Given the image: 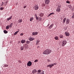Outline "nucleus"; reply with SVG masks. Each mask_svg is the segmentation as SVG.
Returning a JSON list of instances; mask_svg holds the SVG:
<instances>
[{
	"label": "nucleus",
	"instance_id": "nucleus-1",
	"mask_svg": "<svg viewBox=\"0 0 74 74\" xmlns=\"http://www.w3.org/2000/svg\"><path fill=\"white\" fill-rule=\"evenodd\" d=\"M51 51H52L51 50L47 49L44 51L43 53L44 55H48L51 53Z\"/></svg>",
	"mask_w": 74,
	"mask_h": 74
},
{
	"label": "nucleus",
	"instance_id": "nucleus-2",
	"mask_svg": "<svg viewBox=\"0 0 74 74\" xmlns=\"http://www.w3.org/2000/svg\"><path fill=\"white\" fill-rule=\"evenodd\" d=\"M60 8H61V5H58V8H57V9L56 10V11L57 12H60Z\"/></svg>",
	"mask_w": 74,
	"mask_h": 74
},
{
	"label": "nucleus",
	"instance_id": "nucleus-3",
	"mask_svg": "<svg viewBox=\"0 0 74 74\" xmlns=\"http://www.w3.org/2000/svg\"><path fill=\"white\" fill-rule=\"evenodd\" d=\"M38 34V32H33L32 33V36H36V35H37Z\"/></svg>",
	"mask_w": 74,
	"mask_h": 74
},
{
	"label": "nucleus",
	"instance_id": "nucleus-4",
	"mask_svg": "<svg viewBox=\"0 0 74 74\" xmlns=\"http://www.w3.org/2000/svg\"><path fill=\"white\" fill-rule=\"evenodd\" d=\"M66 43H67V41L66 40H64L62 42V46H64L66 44Z\"/></svg>",
	"mask_w": 74,
	"mask_h": 74
},
{
	"label": "nucleus",
	"instance_id": "nucleus-5",
	"mask_svg": "<svg viewBox=\"0 0 74 74\" xmlns=\"http://www.w3.org/2000/svg\"><path fill=\"white\" fill-rule=\"evenodd\" d=\"M39 7L37 5H35L34 6V9L35 10H37L38 9Z\"/></svg>",
	"mask_w": 74,
	"mask_h": 74
},
{
	"label": "nucleus",
	"instance_id": "nucleus-6",
	"mask_svg": "<svg viewBox=\"0 0 74 74\" xmlns=\"http://www.w3.org/2000/svg\"><path fill=\"white\" fill-rule=\"evenodd\" d=\"M50 2V0H45V3L46 4H49Z\"/></svg>",
	"mask_w": 74,
	"mask_h": 74
},
{
	"label": "nucleus",
	"instance_id": "nucleus-7",
	"mask_svg": "<svg viewBox=\"0 0 74 74\" xmlns=\"http://www.w3.org/2000/svg\"><path fill=\"white\" fill-rule=\"evenodd\" d=\"M54 66L53 64H50L47 65V67H50V68L51 69V67H52V66Z\"/></svg>",
	"mask_w": 74,
	"mask_h": 74
},
{
	"label": "nucleus",
	"instance_id": "nucleus-8",
	"mask_svg": "<svg viewBox=\"0 0 74 74\" xmlns=\"http://www.w3.org/2000/svg\"><path fill=\"white\" fill-rule=\"evenodd\" d=\"M32 64V63L31 61L28 62L27 63V65L28 66H30Z\"/></svg>",
	"mask_w": 74,
	"mask_h": 74
},
{
	"label": "nucleus",
	"instance_id": "nucleus-9",
	"mask_svg": "<svg viewBox=\"0 0 74 74\" xmlns=\"http://www.w3.org/2000/svg\"><path fill=\"white\" fill-rule=\"evenodd\" d=\"M70 20L69 19V18H68L66 19V24H69L70 22Z\"/></svg>",
	"mask_w": 74,
	"mask_h": 74
},
{
	"label": "nucleus",
	"instance_id": "nucleus-10",
	"mask_svg": "<svg viewBox=\"0 0 74 74\" xmlns=\"http://www.w3.org/2000/svg\"><path fill=\"white\" fill-rule=\"evenodd\" d=\"M28 39H29V40L30 41H33V40H34L35 38H32V37H30Z\"/></svg>",
	"mask_w": 74,
	"mask_h": 74
},
{
	"label": "nucleus",
	"instance_id": "nucleus-11",
	"mask_svg": "<svg viewBox=\"0 0 74 74\" xmlns=\"http://www.w3.org/2000/svg\"><path fill=\"white\" fill-rule=\"evenodd\" d=\"M65 34L66 35V36H70V34L67 32H66L65 33Z\"/></svg>",
	"mask_w": 74,
	"mask_h": 74
},
{
	"label": "nucleus",
	"instance_id": "nucleus-12",
	"mask_svg": "<svg viewBox=\"0 0 74 74\" xmlns=\"http://www.w3.org/2000/svg\"><path fill=\"white\" fill-rule=\"evenodd\" d=\"M12 16H10L9 18H8L7 19V20L8 21H10V19H12Z\"/></svg>",
	"mask_w": 74,
	"mask_h": 74
},
{
	"label": "nucleus",
	"instance_id": "nucleus-13",
	"mask_svg": "<svg viewBox=\"0 0 74 74\" xmlns=\"http://www.w3.org/2000/svg\"><path fill=\"white\" fill-rule=\"evenodd\" d=\"M54 25V24H52L51 25H50V26L49 27V29H51L52 27L53 26V25Z\"/></svg>",
	"mask_w": 74,
	"mask_h": 74
},
{
	"label": "nucleus",
	"instance_id": "nucleus-14",
	"mask_svg": "<svg viewBox=\"0 0 74 74\" xmlns=\"http://www.w3.org/2000/svg\"><path fill=\"white\" fill-rule=\"evenodd\" d=\"M25 42H26V40H23L21 41V42L22 43V44L25 43Z\"/></svg>",
	"mask_w": 74,
	"mask_h": 74
},
{
	"label": "nucleus",
	"instance_id": "nucleus-15",
	"mask_svg": "<svg viewBox=\"0 0 74 74\" xmlns=\"http://www.w3.org/2000/svg\"><path fill=\"white\" fill-rule=\"evenodd\" d=\"M43 15H44V14L42 13H40V14H39V16H40V17H42Z\"/></svg>",
	"mask_w": 74,
	"mask_h": 74
},
{
	"label": "nucleus",
	"instance_id": "nucleus-16",
	"mask_svg": "<svg viewBox=\"0 0 74 74\" xmlns=\"http://www.w3.org/2000/svg\"><path fill=\"white\" fill-rule=\"evenodd\" d=\"M37 71L36 69H34L32 71V73H36Z\"/></svg>",
	"mask_w": 74,
	"mask_h": 74
},
{
	"label": "nucleus",
	"instance_id": "nucleus-17",
	"mask_svg": "<svg viewBox=\"0 0 74 74\" xmlns=\"http://www.w3.org/2000/svg\"><path fill=\"white\" fill-rule=\"evenodd\" d=\"M18 23H21L22 22V19H19L18 20Z\"/></svg>",
	"mask_w": 74,
	"mask_h": 74
},
{
	"label": "nucleus",
	"instance_id": "nucleus-18",
	"mask_svg": "<svg viewBox=\"0 0 74 74\" xmlns=\"http://www.w3.org/2000/svg\"><path fill=\"white\" fill-rule=\"evenodd\" d=\"M34 19V18L33 17H32L30 19V21L31 22V21H32V20H33Z\"/></svg>",
	"mask_w": 74,
	"mask_h": 74
},
{
	"label": "nucleus",
	"instance_id": "nucleus-19",
	"mask_svg": "<svg viewBox=\"0 0 74 74\" xmlns=\"http://www.w3.org/2000/svg\"><path fill=\"white\" fill-rule=\"evenodd\" d=\"M66 18H64L63 19V23H65V22H66Z\"/></svg>",
	"mask_w": 74,
	"mask_h": 74
},
{
	"label": "nucleus",
	"instance_id": "nucleus-20",
	"mask_svg": "<svg viewBox=\"0 0 74 74\" xmlns=\"http://www.w3.org/2000/svg\"><path fill=\"white\" fill-rule=\"evenodd\" d=\"M13 25V23H11L10 25H9L10 27V28H11Z\"/></svg>",
	"mask_w": 74,
	"mask_h": 74
},
{
	"label": "nucleus",
	"instance_id": "nucleus-21",
	"mask_svg": "<svg viewBox=\"0 0 74 74\" xmlns=\"http://www.w3.org/2000/svg\"><path fill=\"white\" fill-rule=\"evenodd\" d=\"M20 49L21 51H22L23 50V49H24V47L21 46L20 47Z\"/></svg>",
	"mask_w": 74,
	"mask_h": 74
},
{
	"label": "nucleus",
	"instance_id": "nucleus-22",
	"mask_svg": "<svg viewBox=\"0 0 74 74\" xmlns=\"http://www.w3.org/2000/svg\"><path fill=\"white\" fill-rule=\"evenodd\" d=\"M59 37L60 38H62L63 37V36L62 35H60Z\"/></svg>",
	"mask_w": 74,
	"mask_h": 74
},
{
	"label": "nucleus",
	"instance_id": "nucleus-23",
	"mask_svg": "<svg viewBox=\"0 0 74 74\" xmlns=\"http://www.w3.org/2000/svg\"><path fill=\"white\" fill-rule=\"evenodd\" d=\"M6 29H10V25H7L6 26Z\"/></svg>",
	"mask_w": 74,
	"mask_h": 74
},
{
	"label": "nucleus",
	"instance_id": "nucleus-24",
	"mask_svg": "<svg viewBox=\"0 0 74 74\" xmlns=\"http://www.w3.org/2000/svg\"><path fill=\"white\" fill-rule=\"evenodd\" d=\"M3 32L5 34H6L8 33V31H7L6 30H4L3 31Z\"/></svg>",
	"mask_w": 74,
	"mask_h": 74
},
{
	"label": "nucleus",
	"instance_id": "nucleus-25",
	"mask_svg": "<svg viewBox=\"0 0 74 74\" xmlns=\"http://www.w3.org/2000/svg\"><path fill=\"white\" fill-rule=\"evenodd\" d=\"M54 14V12H52L51 13H50V14H49V16H51V15H53Z\"/></svg>",
	"mask_w": 74,
	"mask_h": 74
},
{
	"label": "nucleus",
	"instance_id": "nucleus-26",
	"mask_svg": "<svg viewBox=\"0 0 74 74\" xmlns=\"http://www.w3.org/2000/svg\"><path fill=\"white\" fill-rule=\"evenodd\" d=\"M19 32V31H17L16 32H15L14 33V35H16Z\"/></svg>",
	"mask_w": 74,
	"mask_h": 74
},
{
	"label": "nucleus",
	"instance_id": "nucleus-27",
	"mask_svg": "<svg viewBox=\"0 0 74 74\" xmlns=\"http://www.w3.org/2000/svg\"><path fill=\"white\" fill-rule=\"evenodd\" d=\"M4 4H5V5H7V4H8V1H6L5 2Z\"/></svg>",
	"mask_w": 74,
	"mask_h": 74
},
{
	"label": "nucleus",
	"instance_id": "nucleus-28",
	"mask_svg": "<svg viewBox=\"0 0 74 74\" xmlns=\"http://www.w3.org/2000/svg\"><path fill=\"white\" fill-rule=\"evenodd\" d=\"M55 40H58V36H56L55 37Z\"/></svg>",
	"mask_w": 74,
	"mask_h": 74
},
{
	"label": "nucleus",
	"instance_id": "nucleus-29",
	"mask_svg": "<svg viewBox=\"0 0 74 74\" xmlns=\"http://www.w3.org/2000/svg\"><path fill=\"white\" fill-rule=\"evenodd\" d=\"M30 41H27V43L26 44H30Z\"/></svg>",
	"mask_w": 74,
	"mask_h": 74
},
{
	"label": "nucleus",
	"instance_id": "nucleus-30",
	"mask_svg": "<svg viewBox=\"0 0 74 74\" xmlns=\"http://www.w3.org/2000/svg\"><path fill=\"white\" fill-rule=\"evenodd\" d=\"M40 42V40H37L36 41V44H37V43H38V42Z\"/></svg>",
	"mask_w": 74,
	"mask_h": 74
},
{
	"label": "nucleus",
	"instance_id": "nucleus-31",
	"mask_svg": "<svg viewBox=\"0 0 74 74\" xmlns=\"http://www.w3.org/2000/svg\"><path fill=\"white\" fill-rule=\"evenodd\" d=\"M66 3H68V4H70V1H66Z\"/></svg>",
	"mask_w": 74,
	"mask_h": 74
},
{
	"label": "nucleus",
	"instance_id": "nucleus-32",
	"mask_svg": "<svg viewBox=\"0 0 74 74\" xmlns=\"http://www.w3.org/2000/svg\"><path fill=\"white\" fill-rule=\"evenodd\" d=\"M4 10V8L3 7L1 8L0 10Z\"/></svg>",
	"mask_w": 74,
	"mask_h": 74
},
{
	"label": "nucleus",
	"instance_id": "nucleus-33",
	"mask_svg": "<svg viewBox=\"0 0 74 74\" xmlns=\"http://www.w3.org/2000/svg\"><path fill=\"white\" fill-rule=\"evenodd\" d=\"M36 19L37 21H38V17L37 16L36 17Z\"/></svg>",
	"mask_w": 74,
	"mask_h": 74
},
{
	"label": "nucleus",
	"instance_id": "nucleus-34",
	"mask_svg": "<svg viewBox=\"0 0 74 74\" xmlns=\"http://www.w3.org/2000/svg\"><path fill=\"white\" fill-rule=\"evenodd\" d=\"M38 62V60H36L34 61V62L36 63V62Z\"/></svg>",
	"mask_w": 74,
	"mask_h": 74
},
{
	"label": "nucleus",
	"instance_id": "nucleus-35",
	"mask_svg": "<svg viewBox=\"0 0 74 74\" xmlns=\"http://www.w3.org/2000/svg\"><path fill=\"white\" fill-rule=\"evenodd\" d=\"M23 34L22 33H21L20 34V36H23Z\"/></svg>",
	"mask_w": 74,
	"mask_h": 74
},
{
	"label": "nucleus",
	"instance_id": "nucleus-36",
	"mask_svg": "<svg viewBox=\"0 0 74 74\" xmlns=\"http://www.w3.org/2000/svg\"><path fill=\"white\" fill-rule=\"evenodd\" d=\"M4 66H5V67H8V65H6V64H5Z\"/></svg>",
	"mask_w": 74,
	"mask_h": 74
},
{
	"label": "nucleus",
	"instance_id": "nucleus-37",
	"mask_svg": "<svg viewBox=\"0 0 74 74\" xmlns=\"http://www.w3.org/2000/svg\"><path fill=\"white\" fill-rule=\"evenodd\" d=\"M42 5H43V6H44V7H45V4L44 3H43L42 4Z\"/></svg>",
	"mask_w": 74,
	"mask_h": 74
},
{
	"label": "nucleus",
	"instance_id": "nucleus-38",
	"mask_svg": "<svg viewBox=\"0 0 74 74\" xmlns=\"http://www.w3.org/2000/svg\"><path fill=\"white\" fill-rule=\"evenodd\" d=\"M18 62H19V63H21V60H18Z\"/></svg>",
	"mask_w": 74,
	"mask_h": 74
},
{
	"label": "nucleus",
	"instance_id": "nucleus-39",
	"mask_svg": "<svg viewBox=\"0 0 74 74\" xmlns=\"http://www.w3.org/2000/svg\"><path fill=\"white\" fill-rule=\"evenodd\" d=\"M53 65H56V64H57V63H53Z\"/></svg>",
	"mask_w": 74,
	"mask_h": 74
},
{
	"label": "nucleus",
	"instance_id": "nucleus-40",
	"mask_svg": "<svg viewBox=\"0 0 74 74\" xmlns=\"http://www.w3.org/2000/svg\"><path fill=\"white\" fill-rule=\"evenodd\" d=\"M26 7H27V6L26 5L24 7H23V8H26Z\"/></svg>",
	"mask_w": 74,
	"mask_h": 74
},
{
	"label": "nucleus",
	"instance_id": "nucleus-41",
	"mask_svg": "<svg viewBox=\"0 0 74 74\" xmlns=\"http://www.w3.org/2000/svg\"><path fill=\"white\" fill-rule=\"evenodd\" d=\"M34 16H35V17H37V15L36 14H35Z\"/></svg>",
	"mask_w": 74,
	"mask_h": 74
},
{
	"label": "nucleus",
	"instance_id": "nucleus-42",
	"mask_svg": "<svg viewBox=\"0 0 74 74\" xmlns=\"http://www.w3.org/2000/svg\"><path fill=\"white\" fill-rule=\"evenodd\" d=\"M72 18L73 19H74V15H73L72 17Z\"/></svg>",
	"mask_w": 74,
	"mask_h": 74
},
{
	"label": "nucleus",
	"instance_id": "nucleus-43",
	"mask_svg": "<svg viewBox=\"0 0 74 74\" xmlns=\"http://www.w3.org/2000/svg\"><path fill=\"white\" fill-rule=\"evenodd\" d=\"M3 4H4V2H2V4L1 5H3Z\"/></svg>",
	"mask_w": 74,
	"mask_h": 74
},
{
	"label": "nucleus",
	"instance_id": "nucleus-44",
	"mask_svg": "<svg viewBox=\"0 0 74 74\" xmlns=\"http://www.w3.org/2000/svg\"><path fill=\"white\" fill-rule=\"evenodd\" d=\"M69 8H71V6L69 7Z\"/></svg>",
	"mask_w": 74,
	"mask_h": 74
},
{
	"label": "nucleus",
	"instance_id": "nucleus-45",
	"mask_svg": "<svg viewBox=\"0 0 74 74\" xmlns=\"http://www.w3.org/2000/svg\"><path fill=\"white\" fill-rule=\"evenodd\" d=\"M31 74H34V73H31Z\"/></svg>",
	"mask_w": 74,
	"mask_h": 74
},
{
	"label": "nucleus",
	"instance_id": "nucleus-46",
	"mask_svg": "<svg viewBox=\"0 0 74 74\" xmlns=\"http://www.w3.org/2000/svg\"><path fill=\"white\" fill-rule=\"evenodd\" d=\"M48 62H50V60H48Z\"/></svg>",
	"mask_w": 74,
	"mask_h": 74
},
{
	"label": "nucleus",
	"instance_id": "nucleus-47",
	"mask_svg": "<svg viewBox=\"0 0 74 74\" xmlns=\"http://www.w3.org/2000/svg\"><path fill=\"white\" fill-rule=\"evenodd\" d=\"M67 29V28H66V29H65V30H66Z\"/></svg>",
	"mask_w": 74,
	"mask_h": 74
},
{
	"label": "nucleus",
	"instance_id": "nucleus-48",
	"mask_svg": "<svg viewBox=\"0 0 74 74\" xmlns=\"http://www.w3.org/2000/svg\"><path fill=\"white\" fill-rule=\"evenodd\" d=\"M4 0V1H5V0Z\"/></svg>",
	"mask_w": 74,
	"mask_h": 74
}]
</instances>
